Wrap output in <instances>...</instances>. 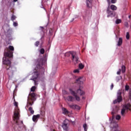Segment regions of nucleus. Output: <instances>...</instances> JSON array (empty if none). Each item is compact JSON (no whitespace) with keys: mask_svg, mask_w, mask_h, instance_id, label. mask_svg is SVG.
Returning a JSON list of instances; mask_svg holds the SVG:
<instances>
[{"mask_svg":"<svg viewBox=\"0 0 131 131\" xmlns=\"http://www.w3.org/2000/svg\"><path fill=\"white\" fill-rule=\"evenodd\" d=\"M70 93L72 96H68L67 97H65L64 99L66 101L68 102H74L76 100L77 102L80 101V97L79 96H83L85 94L83 91L81 90L80 89H78L76 91L72 90V89H70Z\"/></svg>","mask_w":131,"mask_h":131,"instance_id":"nucleus-1","label":"nucleus"},{"mask_svg":"<svg viewBox=\"0 0 131 131\" xmlns=\"http://www.w3.org/2000/svg\"><path fill=\"white\" fill-rule=\"evenodd\" d=\"M15 106V108L14 112L13 120H15L16 124L17 127L21 128L23 126V121H19V117H20V110L18 107V102H15L14 103Z\"/></svg>","mask_w":131,"mask_h":131,"instance_id":"nucleus-2","label":"nucleus"},{"mask_svg":"<svg viewBox=\"0 0 131 131\" xmlns=\"http://www.w3.org/2000/svg\"><path fill=\"white\" fill-rule=\"evenodd\" d=\"M35 100H36V94L34 93H30L28 97L26 108L29 109L31 114H34V111L30 106L33 105V101H35Z\"/></svg>","mask_w":131,"mask_h":131,"instance_id":"nucleus-3","label":"nucleus"},{"mask_svg":"<svg viewBox=\"0 0 131 131\" xmlns=\"http://www.w3.org/2000/svg\"><path fill=\"white\" fill-rule=\"evenodd\" d=\"M70 55H72V60L75 64H76L78 62V56H77V53L75 52H69L65 53V57H70Z\"/></svg>","mask_w":131,"mask_h":131,"instance_id":"nucleus-4","label":"nucleus"},{"mask_svg":"<svg viewBox=\"0 0 131 131\" xmlns=\"http://www.w3.org/2000/svg\"><path fill=\"white\" fill-rule=\"evenodd\" d=\"M7 49V51L4 52L5 57H9V58L13 57V52H14V47L10 46Z\"/></svg>","mask_w":131,"mask_h":131,"instance_id":"nucleus-5","label":"nucleus"},{"mask_svg":"<svg viewBox=\"0 0 131 131\" xmlns=\"http://www.w3.org/2000/svg\"><path fill=\"white\" fill-rule=\"evenodd\" d=\"M130 107H131L130 103H127L124 104L123 106V108H122L121 111V116H124L126 112H127L128 110H130Z\"/></svg>","mask_w":131,"mask_h":131,"instance_id":"nucleus-6","label":"nucleus"},{"mask_svg":"<svg viewBox=\"0 0 131 131\" xmlns=\"http://www.w3.org/2000/svg\"><path fill=\"white\" fill-rule=\"evenodd\" d=\"M39 76V73H38V72L37 71L34 72L32 74V78L31 79V80H33V81H34L35 85L37 84V79H38Z\"/></svg>","mask_w":131,"mask_h":131,"instance_id":"nucleus-7","label":"nucleus"},{"mask_svg":"<svg viewBox=\"0 0 131 131\" xmlns=\"http://www.w3.org/2000/svg\"><path fill=\"white\" fill-rule=\"evenodd\" d=\"M122 92L121 90H119L117 92V99L115 100L113 102L114 104H116V103H120L122 101V97H121Z\"/></svg>","mask_w":131,"mask_h":131,"instance_id":"nucleus-8","label":"nucleus"},{"mask_svg":"<svg viewBox=\"0 0 131 131\" xmlns=\"http://www.w3.org/2000/svg\"><path fill=\"white\" fill-rule=\"evenodd\" d=\"M5 57L3 58V64H5V65H7L6 67H8L9 68V67L11 66V60H10V58L7 56H5Z\"/></svg>","mask_w":131,"mask_h":131,"instance_id":"nucleus-9","label":"nucleus"},{"mask_svg":"<svg viewBox=\"0 0 131 131\" xmlns=\"http://www.w3.org/2000/svg\"><path fill=\"white\" fill-rule=\"evenodd\" d=\"M111 128H112V130H114V129H117V127H118V124H117V122L114 120V119H113L112 121L110 124Z\"/></svg>","mask_w":131,"mask_h":131,"instance_id":"nucleus-10","label":"nucleus"},{"mask_svg":"<svg viewBox=\"0 0 131 131\" xmlns=\"http://www.w3.org/2000/svg\"><path fill=\"white\" fill-rule=\"evenodd\" d=\"M106 13L107 14V18H109V17H115V14L113 13L111 10H110V8H107Z\"/></svg>","mask_w":131,"mask_h":131,"instance_id":"nucleus-11","label":"nucleus"},{"mask_svg":"<svg viewBox=\"0 0 131 131\" xmlns=\"http://www.w3.org/2000/svg\"><path fill=\"white\" fill-rule=\"evenodd\" d=\"M69 107L71 109H74V110L75 109L76 110H80V107L76 104H70Z\"/></svg>","mask_w":131,"mask_h":131,"instance_id":"nucleus-12","label":"nucleus"},{"mask_svg":"<svg viewBox=\"0 0 131 131\" xmlns=\"http://www.w3.org/2000/svg\"><path fill=\"white\" fill-rule=\"evenodd\" d=\"M40 118V115L37 114L36 115H33L32 117V120L34 122H37V120Z\"/></svg>","mask_w":131,"mask_h":131,"instance_id":"nucleus-13","label":"nucleus"},{"mask_svg":"<svg viewBox=\"0 0 131 131\" xmlns=\"http://www.w3.org/2000/svg\"><path fill=\"white\" fill-rule=\"evenodd\" d=\"M6 69H7V70H9L10 72H11L12 74H13V73H14V72L16 70V68L11 66L8 68L6 67Z\"/></svg>","mask_w":131,"mask_h":131,"instance_id":"nucleus-14","label":"nucleus"},{"mask_svg":"<svg viewBox=\"0 0 131 131\" xmlns=\"http://www.w3.org/2000/svg\"><path fill=\"white\" fill-rule=\"evenodd\" d=\"M76 81L78 83H79L80 84H82L83 83V82L84 81V80L83 79V77H79L77 80Z\"/></svg>","mask_w":131,"mask_h":131,"instance_id":"nucleus-15","label":"nucleus"},{"mask_svg":"<svg viewBox=\"0 0 131 131\" xmlns=\"http://www.w3.org/2000/svg\"><path fill=\"white\" fill-rule=\"evenodd\" d=\"M118 110H119V107L118 106H115L114 107L113 111L112 112V114L114 115V114H116L117 112H118Z\"/></svg>","mask_w":131,"mask_h":131,"instance_id":"nucleus-16","label":"nucleus"},{"mask_svg":"<svg viewBox=\"0 0 131 131\" xmlns=\"http://www.w3.org/2000/svg\"><path fill=\"white\" fill-rule=\"evenodd\" d=\"M86 5L88 8H91V6H92V0H86Z\"/></svg>","mask_w":131,"mask_h":131,"instance_id":"nucleus-17","label":"nucleus"},{"mask_svg":"<svg viewBox=\"0 0 131 131\" xmlns=\"http://www.w3.org/2000/svg\"><path fill=\"white\" fill-rule=\"evenodd\" d=\"M121 45H122V38L120 37V38H119V40L118 41L117 45L118 47H120Z\"/></svg>","mask_w":131,"mask_h":131,"instance_id":"nucleus-18","label":"nucleus"},{"mask_svg":"<svg viewBox=\"0 0 131 131\" xmlns=\"http://www.w3.org/2000/svg\"><path fill=\"white\" fill-rule=\"evenodd\" d=\"M111 9L113 11H116L117 10V7L114 5H112L111 6Z\"/></svg>","mask_w":131,"mask_h":131,"instance_id":"nucleus-19","label":"nucleus"},{"mask_svg":"<svg viewBox=\"0 0 131 131\" xmlns=\"http://www.w3.org/2000/svg\"><path fill=\"white\" fill-rule=\"evenodd\" d=\"M62 113L63 114H69V112L65 108H62Z\"/></svg>","mask_w":131,"mask_h":131,"instance_id":"nucleus-20","label":"nucleus"},{"mask_svg":"<svg viewBox=\"0 0 131 131\" xmlns=\"http://www.w3.org/2000/svg\"><path fill=\"white\" fill-rule=\"evenodd\" d=\"M62 127L64 129H67V128H68V124L67 123H63Z\"/></svg>","mask_w":131,"mask_h":131,"instance_id":"nucleus-21","label":"nucleus"},{"mask_svg":"<svg viewBox=\"0 0 131 131\" xmlns=\"http://www.w3.org/2000/svg\"><path fill=\"white\" fill-rule=\"evenodd\" d=\"M84 68V66H83L82 63H80L79 64V68H80V69H83Z\"/></svg>","mask_w":131,"mask_h":131,"instance_id":"nucleus-22","label":"nucleus"},{"mask_svg":"<svg viewBox=\"0 0 131 131\" xmlns=\"http://www.w3.org/2000/svg\"><path fill=\"white\" fill-rule=\"evenodd\" d=\"M120 79H121V76H120L117 77L116 78V80L117 82H118V81H119Z\"/></svg>","mask_w":131,"mask_h":131,"instance_id":"nucleus-23","label":"nucleus"},{"mask_svg":"<svg viewBox=\"0 0 131 131\" xmlns=\"http://www.w3.org/2000/svg\"><path fill=\"white\" fill-rule=\"evenodd\" d=\"M83 127L85 131L88 130V126L86 125V124H84Z\"/></svg>","mask_w":131,"mask_h":131,"instance_id":"nucleus-24","label":"nucleus"},{"mask_svg":"<svg viewBox=\"0 0 131 131\" xmlns=\"http://www.w3.org/2000/svg\"><path fill=\"white\" fill-rule=\"evenodd\" d=\"M122 72L124 73L125 72V67L124 66H122Z\"/></svg>","mask_w":131,"mask_h":131,"instance_id":"nucleus-25","label":"nucleus"},{"mask_svg":"<svg viewBox=\"0 0 131 131\" xmlns=\"http://www.w3.org/2000/svg\"><path fill=\"white\" fill-rule=\"evenodd\" d=\"M116 24H119V23H121V19H118L116 20Z\"/></svg>","mask_w":131,"mask_h":131,"instance_id":"nucleus-26","label":"nucleus"},{"mask_svg":"<svg viewBox=\"0 0 131 131\" xmlns=\"http://www.w3.org/2000/svg\"><path fill=\"white\" fill-rule=\"evenodd\" d=\"M39 52L40 54H45V49H43V48H42L39 50Z\"/></svg>","mask_w":131,"mask_h":131,"instance_id":"nucleus-27","label":"nucleus"},{"mask_svg":"<svg viewBox=\"0 0 131 131\" xmlns=\"http://www.w3.org/2000/svg\"><path fill=\"white\" fill-rule=\"evenodd\" d=\"M36 89V88L35 87V86H33L31 88V92H34L35 91V89Z\"/></svg>","mask_w":131,"mask_h":131,"instance_id":"nucleus-28","label":"nucleus"},{"mask_svg":"<svg viewBox=\"0 0 131 131\" xmlns=\"http://www.w3.org/2000/svg\"><path fill=\"white\" fill-rule=\"evenodd\" d=\"M120 118H121V117L120 116V115H118L116 116V119L117 120H119V119H120Z\"/></svg>","mask_w":131,"mask_h":131,"instance_id":"nucleus-29","label":"nucleus"},{"mask_svg":"<svg viewBox=\"0 0 131 131\" xmlns=\"http://www.w3.org/2000/svg\"><path fill=\"white\" fill-rule=\"evenodd\" d=\"M15 19H16V16H15L14 15H12V16L11 17L12 21H14Z\"/></svg>","mask_w":131,"mask_h":131,"instance_id":"nucleus-30","label":"nucleus"},{"mask_svg":"<svg viewBox=\"0 0 131 131\" xmlns=\"http://www.w3.org/2000/svg\"><path fill=\"white\" fill-rule=\"evenodd\" d=\"M126 38H127V39H129V32L126 33Z\"/></svg>","mask_w":131,"mask_h":131,"instance_id":"nucleus-31","label":"nucleus"},{"mask_svg":"<svg viewBox=\"0 0 131 131\" xmlns=\"http://www.w3.org/2000/svg\"><path fill=\"white\" fill-rule=\"evenodd\" d=\"M13 26H14V27L18 26V23L17 21H14Z\"/></svg>","mask_w":131,"mask_h":131,"instance_id":"nucleus-32","label":"nucleus"},{"mask_svg":"<svg viewBox=\"0 0 131 131\" xmlns=\"http://www.w3.org/2000/svg\"><path fill=\"white\" fill-rule=\"evenodd\" d=\"M125 91H128V90H129V86H128V85H126L125 86Z\"/></svg>","mask_w":131,"mask_h":131,"instance_id":"nucleus-33","label":"nucleus"},{"mask_svg":"<svg viewBox=\"0 0 131 131\" xmlns=\"http://www.w3.org/2000/svg\"><path fill=\"white\" fill-rule=\"evenodd\" d=\"M74 73H79V69H76L73 71Z\"/></svg>","mask_w":131,"mask_h":131,"instance_id":"nucleus-34","label":"nucleus"},{"mask_svg":"<svg viewBox=\"0 0 131 131\" xmlns=\"http://www.w3.org/2000/svg\"><path fill=\"white\" fill-rule=\"evenodd\" d=\"M41 65H42V64H39L37 65V68L38 69H40L41 68Z\"/></svg>","mask_w":131,"mask_h":131,"instance_id":"nucleus-35","label":"nucleus"},{"mask_svg":"<svg viewBox=\"0 0 131 131\" xmlns=\"http://www.w3.org/2000/svg\"><path fill=\"white\" fill-rule=\"evenodd\" d=\"M62 94L63 95H68V92H67V91H66V90H63Z\"/></svg>","mask_w":131,"mask_h":131,"instance_id":"nucleus-36","label":"nucleus"},{"mask_svg":"<svg viewBox=\"0 0 131 131\" xmlns=\"http://www.w3.org/2000/svg\"><path fill=\"white\" fill-rule=\"evenodd\" d=\"M39 45V41H37L35 43V46L36 47H38V46Z\"/></svg>","mask_w":131,"mask_h":131,"instance_id":"nucleus-37","label":"nucleus"},{"mask_svg":"<svg viewBox=\"0 0 131 131\" xmlns=\"http://www.w3.org/2000/svg\"><path fill=\"white\" fill-rule=\"evenodd\" d=\"M120 72H121V70L119 69V71L117 72V74H118V75H120Z\"/></svg>","mask_w":131,"mask_h":131,"instance_id":"nucleus-38","label":"nucleus"},{"mask_svg":"<svg viewBox=\"0 0 131 131\" xmlns=\"http://www.w3.org/2000/svg\"><path fill=\"white\" fill-rule=\"evenodd\" d=\"M116 2H117L116 0H111L112 4H115V3H116Z\"/></svg>","mask_w":131,"mask_h":131,"instance_id":"nucleus-39","label":"nucleus"},{"mask_svg":"<svg viewBox=\"0 0 131 131\" xmlns=\"http://www.w3.org/2000/svg\"><path fill=\"white\" fill-rule=\"evenodd\" d=\"M114 86V85L113 84V83H112L111 85V90H113Z\"/></svg>","mask_w":131,"mask_h":131,"instance_id":"nucleus-40","label":"nucleus"},{"mask_svg":"<svg viewBox=\"0 0 131 131\" xmlns=\"http://www.w3.org/2000/svg\"><path fill=\"white\" fill-rule=\"evenodd\" d=\"M107 2L108 3V5H110V0H107Z\"/></svg>","mask_w":131,"mask_h":131,"instance_id":"nucleus-41","label":"nucleus"},{"mask_svg":"<svg viewBox=\"0 0 131 131\" xmlns=\"http://www.w3.org/2000/svg\"><path fill=\"white\" fill-rule=\"evenodd\" d=\"M127 25H128V23H125V26H127Z\"/></svg>","mask_w":131,"mask_h":131,"instance_id":"nucleus-42","label":"nucleus"},{"mask_svg":"<svg viewBox=\"0 0 131 131\" xmlns=\"http://www.w3.org/2000/svg\"><path fill=\"white\" fill-rule=\"evenodd\" d=\"M114 130H115V131H119V130H118V129H115Z\"/></svg>","mask_w":131,"mask_h":131,"instance_id":"nucleus-43","label":"nucleus"},{"mask_svg":"<svg viewBox=\"0 0 131 131\" xmlns=\"http://www.w3.org/2000/svg\"><path fill=\"white\" fill-rule=\"evenodd\" d=\"M18 0H13V1L15 3V2H17Z\"/></svg>","mask_w":131,"mask_h":131,"instance_id":"nucleus-44","label":"nucleus"},{"mask_svg":"<svg viewBox=\"0 0 131 131\" xmlns=\"http://www.w3.org/2000/svg\"><path fill=\"white\" fill-rule=\"evenodd\" d=\"M128 18H130V15L128 16Z\"/></svg>","mask_w":131,"mask_h":131,"instance_id":"nucleus-45","label":"nucleus"},{"mask_svg":"<svg viewBox=\"0 0 131 131\" xmlns=\"http://www.w3.org/2000/svg\"><path fill=\"white\" fill-rule=\"evenodd\" d=\"M82 99H83V100H84V97H82Z\"/></svg>","mask_w":131,"mask_h":131,"instance_id":"nucleus-46","label":"nucleus"},{"mask_svg":"<svg viewBox=\"0 0 131 131\" xmlns=\"http://www.w3.org/2000/svg\"><path fill=\"white\" fill-rule=\"evenodd\" d=\"M41 28H43V27H41Z\"/></svg>","mask_w":131,"mask_h":131,"instance_id":"nucleus-47","label":"nucleus"},{"mask_svg":"<svg viewBox=\"0 0 131 131\" xmlns=\"http://www.w3.org/2000/svg\"><path fill=\"white\" fill-rule=\"evenodd\" d=\"M72 122H74V121H72Z\"/></svg>","mask_w":131,"mask_h":131,"instance_id":"nucleus-48","label":"nucleus"}]
</instances>
